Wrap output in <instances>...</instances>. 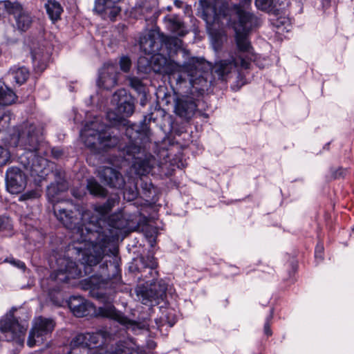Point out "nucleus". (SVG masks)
Wrapping results in <instances>:
<instances>
[{
    "mask_svg": "<svg viewBox=\"0 0 354 354\" xmlns=\"http://www.w3.org/2000/svg\"><path fill=\"white\" fill-rule=\"evenodd\" d=\"M137 191L125 189V191L124 192V199H127V201H129L135 199L137 197Z\"/></svg>",
    "mask_w": 354,
    "mask_h": 354,
    "instance_id": "nucleus-43",
    "label": "nucleus"
},
{
    "mask_svg": "<svg viewBox=\"0 0 354 354\" xmlns=\"http://www.w3.org/2000/svg\"><path fill=\"white\" fill-rule=\"evenodd\" d=\"M166 26L171 32L183 37L187 34L184 24L176 16H169L165 18Z\"/></svg>",
    "mask_w": 354,
    "mask_h": 354,
    "instance_id": "nucleus-24",
    "label": "nucleus"
},
{
    "mask_svg": "<svg viewBox=\"0 0 354 354\" xmlns=\"http://www.w3.org/2000/svg\"><path fill=\"white\" fill-rule=\"evenodd\" d=\"M120 69L127 73L129 72L131 66V61L127 56H123L120 60Z\"/></svg>",
    "mask_w": 354,
    "mask_h": 354,
    "instance_id": "nucleus-41",
    "label": "nucleus"
},
{
    "mask_svg": "<svg viewBox=\"0 0 354 354\" xmlns=\"http://www.w3.org/2000/svg\"><path fill=\"white\" fill-rule=\"evenodd\" d=\"M45 8L49 18L53 22L59 20L63 12V8L61 4L55 0H48L45 3Z\"/></svg>",
    "mask_w": 354,
    "mask_h": 354,
    "instance_id": "nucleus-26",
    "label": "nucleus"
},
{
    "mask_svg": "<svg viewBox=\"0 0 354 354\" xmlns=\"http://www.w3.org/2000/svg\"><path fill=\"white\" fill-rule=\"evenodd\" d=\"M169 51L163 48L151 55L153 72L168 75L178 89L204 91L208 86V64L204 58L192 57L180 64L170 58Z\"/></svg>",
    "mask_w": 354,
    "mask_h": 354,
    "instance_id": "nucleus-3",
    "label": "nucleus"
},
{
    "mask_svg": "<svg viewBox=\"0 0 354 354\" xmlns=\"http://www.w3.org/2000/svg\"><path fill=\"white\" fill-rule=\"evenodd\" d=\"M230 268L232 269L233 273L234 275H237L240 274L239 268L236 267V266L230 265Z\"/></svg>",
    "mask_w": 354,
    "mask_h": 354,
    "instance_id": "nucleus-49",
    "label": "nucleus"
},
{
    "mask_svg": "<svg viewBox=\"0 0 354 354\" xmlns=\"http://www.w3.org/2000/svg\"><path fill=\"white\" fill-rule=\"evenodd\" d=\"M68 354H74L73 351L70 352Z\"/></svg>",
    "mask_w": 354,
    "mask_h": 354,
    "instance_id": "nucleus-51",
    "label": "nucleus"
},
{
    "mask_svg": "<svg viewBox=\"0 0 354 354\" xmlns=\"http://www.w3.org/2000/svg\"><path fill=\"white\" fill-rule=\"evenodd\" d=\"M118 100V105L115 111H109L106 113V118L111 122L113 125L122 124L127 126L125 129L130 127L129 125V120H126L125 118L131 115L135 109L134 102L131 96L127 95L126 91L124 89H120L115 92L113 95V100ZM152 114L150 115H145L144 120L140 122V127L142 122L145 120V123L149 127V122L152 120ZM136 125V124H132V125ZM126 130L124 131V132Z\"/></svg>",
    "mask_w": 354,
    "mask_h": 354,
    "instance_id": "nucleus-8",
    "label": "nucleus"
},
{
    "mask_svg": "<svg viewBox=\"0 0 354 354\" xmlns=\"http://www.w3.org/2000/svg\"><path fill=\"white\" fill-rule=\"evenodd\" d=\"M142 12H152L157 6V0H140Z\"/></svg>",
    "mask_w": 354,
    "mask_h": 354,
    "instance_id": "nucleus-38",
    "label": "nucleus"
},
{
    "mask_svg": "<svg viewBox=\"0 0 354 354\" xmlns=\"http://www.w3.org/2000/svg\"><path fill=\"white\" fill-rule=\"evenodd\" d=\"M140 187L144 197L150 198L152 197V191L154 189L151 181L145 178H140Z\"/></svg>",
    "mask_w": 354,
    "mask_h": 354,
    "instance_id": "nucleus-34",
    "label": "nucleus"
},
{
    "mask_svg": "<svg viewBox=\"0 0 354 354\" xmlns=\"http://www.w3.org/2000/svg\"><path fill=\"white\" fill-rule=\"evenodd\" d=\"M54 215L57 219L73 233V242L68 245V252L84 257V252L89 248L91 243L97 241L100 236H106L98 231L99 226L94 223V215L84 210L80 205H74L71 208L54 207Z\"/></svg>",
    "mask_w": 354,
    "mask_h": 354,
    "instance_id": "nucleus-5",
    "label": "nucleus"
},
{
    "mask_svg": "<svg viewBox=\"0 0 354 354\" xmlns=\"http://www.w3.org/2000/svg\"><path fill=\"white\" fill-rule=\"evenodd\" d=\"M235 8L237 20L233 22V28L236 52L230 59L216 63L214 66L215 73L222 77L234 69L241 71L249 68L250 62H255L257 57L249 40L248 34L258 25V18L250 12L243 11L239 6H236Z\"/></svg>",
    "mask_w": 354,
    "mask_h": 354,
    "instance_id": "nucleus-6",
    "label": "nucleus"
},
{
    "mask_svg": "<svg viewBox=\"0 0 354 354\" xmlns=\"http://www.w3.org/2000/svg\"><path fill=\"white\" fill-rule=\"evenodd\" d=\"M140 261L144 268L149 270V274L153 277V282L151 283L149 288L139 290L138 296L143 304L152 306L153 303H157L165 295L167 287L165 284H160V283L157 284L154 281L157 279L158 273L155 270L158 266V261L153 254L149 253L146 256L141 257Z\"/></svg>",
    "mask_w": 354,
    "mask_h": 354,
    "instance_id": "nucleus-9",
    "label": "nucleus"
},
{
    "mask_svg": "<svg viewBox=\"0 0 354 354\" xmlns=\"http://www.w3.org/2000/svg\"><path fill=\"white\" fill-rule=\"evenodd\" d=\"M273 309H270V314L266 318V321L263 326V333L267 337H270L272 335V332L271 330V323L273 319Z\"/></svg>",
    "mask_w": 354,
    "mask_h": 354,
    "instance_id": "nucleus-39",
    "label": "nucleus"
},
{
    "mask_svg": "<svg viewBox=\"0 0 354 354\" xmlns=\"http://www.w3.org/2000/svg\"><path fill=\"white\" fill-rule=\"evenodd\" d=\"M106 354H141L129 346L127 341H119L106 352Z\"/></svg>",
    "mask_w": 354,
    "mask_h": 354,
    "instance_id": "nucleus-28",
    "label": "nucleus"
},
{
    "mask_svg": "<svg viewBox=\"0 0 354 354\" xmlns=\"http://www.w3.org/2000/svg\"><path fill=\"white\" fill-rule=\"evenodd\" d=\"M26 176L17 167H9L6 173V183L8 190L12 194H19L26 185Z\"/></svg>",
    "mask_w": 354,
    "mask_h": 354,
    "instance_id": "nucleus-18",
    "label": "nucleus"
},
{
    "mask_svg": "<svg viewBox=\"0 0 354 354\" xmlns=\"http://www.w3.org/2000/svg\"><path fill=\"white\" fill-rule=\"evenodd\" d=\"M129 80L130 86L138 94L142 95L143 98H146L147 88L146 86L142 83V80L136 77H131Z\"/></svg>",
    "mask_w": 354,
    "mask_h": 354,
    "instance_id": "nucleus-31",
    "label": "nucleus"
},
{
    "mask_svg": "<svg viewBox=\"0 0 354 354\" xmlns=\"http://www.w3.org/2000/svg\"><path fill=\"white\" fill-rule=\"evenodd\" d=\"M155 243H156V239H153V241H151V247H153V244H154Z\"/></svg>",
    "mask_w": 354,
    "mask_h": 354,
    "instance_id": "nucleus-50",
    "label": "nucleus"
},
{
    "mask_svg": "<svg viewBox=\"0 0 354 354\" xmlns=\"http://www.w3.org/2000/svg\"><path fill=\"white\" fill-rule=\"evenodd\" d=\"M109 257L112 261L106 260L100 266L99 273L84 279L82 283L84 289L89 290L93 297L105 303L103 306L97 309L94 306L93 314L97 317L115 320L135 334L139 333L142 330H148L149 324L147 321L138 322L131 320L117 310L115 306L109 302L111 292L106 290L109 289L116 292L122 283L121 269L118 257L116 256Z\"/></svg>",
    "mask_w": 354,
    "mask_h": 354,
    "instance_id": "nucleus-2",
    "label": "nucleus"
},
{
    "mask_svg": "<svg viewBox=\"0 0 354 354\" xmlns=\"http://www.w3.org/2000/svg\"><path fill=\"white\" fill-rule=\"evenodd\" d=\"M86 187L89 193L93 196H105L106 195V190L94 179L87 180Z\"/></svg>",
    "mask_w": 354,
    "mask_h": 354,
    "instance_id": "nucleus-30",
    "label": "nucleus"
},
{
    "mask_svg": "<svg viewBox=\"0 0 354 354\" xmlns=\"http://www.w3.org/2000/svg\"><path fill=\"white\" fill-rule=\"evenodd\" d=\"M200 5L202 10V18L207 24H214L221 18H225L229 15V8L227 3H223L217 8L215 1L201 0Z\"/></svg>",
    "mask_w": 354,
    "mask_h": 354,
    "instance_id": "nucleus-15",
    "label": "nucleus"
},
{
    "mask_svg": "<svg viewBox=\"0 0 354 354\" xmlns=\"http://www.w3.org/2000/svg\"><path fill=\"white\" fill-rule=\"evenodd\" d=\"M67 189L68 183L64 179H59L56 182L51 183L46 189V196L48 201L51 203L57 202L59 201V195Z\"/></svg>",
    "mask_w": 354,
    "mask_h": 354,
    "instance_id": "nucleus-22",
    "label": "nucleus"
},
{
    "mask_svg": "<svg viewBox=\"0 0 354 354\" xmlns=\"http://www.w3.org/2000/svg\"><path fill=\"white\" fill-rule=\"evenodd\" d=\"M10 263L11 264H12L13 266L17 267L19 269H21V270L26 269L25 263L20 260L12 259V260L10 261Z\"/></svg>",
    "mask_w": 354,
    "mask_h": 354,
    "instance_id": "nucleus-47",
    "label": "nucleus"
},
{
    "mask_svg": "<svg viewBox=\"0 0 354 354\" xmlns=\"http://www.w3.org/2000/svg\"><path fill=\"white\" fill-rule=\"evenodd\" d=\"M11 113L4 109H0V132L6 131L10 126Z\"/></svg>",
    "mask_w": 354,
    "mask_h": 354,
    "instance_id": "nucleus-33",
    "label": "nucleus"
},
{
    "mask_svg": "<svg viewBox=\"0 0 354 354\" xmlns=\"http://www.w3.org/2000/svg\"><path fill=\"white\" fill-rule=\"evenodd\" d=\"M251 2H252V0H242L240 3L239 4H234V6H233V9L235 12V14L236 15V6H240L241 9L244 11V12H247L246 10H245L243 9V7H245V8H248V6H250L251 5Z\"/></svg>",
    "mask_w": 354,
    "mask_h": 354,
    "instance_id": "nucleus-46",
    "label": "nucleus"
},
{
    "mask_svg": "<svg viewBox=\"0 0 354 354\" xmlns=\"http://www.w3.org/2000/svg\"><path fill=\"white\" fill-rule=\"evenodd\" d=\"M55 326V322L53 319L39 317L34 321L32 328H31L27 344L32 348L37 344H42L44 341L49 336Z\"/></svg>",
    "mask_w": 354,
    "mask_h": 354,
    "instance_id": "nucleus-11",
    "label": "nucleus"
},
{
    "mask_svg": "<svg viewBox=\"0 0 354 354\" xmlns=\"http://www.w3.org/2000/svg\"><path fill=\"white\" fill-rule=\"evenodd\" d=\"M138 69L140 72L145 74L153 72L151 55L140 56L138 60Z\"/></svg>",
    "mask_w": 354,
    "mask_h": 354,
    "instance_id": "nucleus-29",
    "label": "nucleus"
},
{
    "mask_svg": "<svg viewBox=\"0 0 354 354\" xmlns=\"http://www.w3.org/2000/svg\"><path fill=\"white\" fill-rule=\"evenodd\" d=\"M98 173L101 180L110 187L120 189L125 185V180L121 173L113 167H101Z\"/></svg>",
    "mask_w": 354,
    "mask_h": 354,
    "instance_id": "nucleus-19",
    "label": "nucleus"
},
{
    "mask_svg": "<svg viewBox=\"0 0 354 354\" xmlns=\"http://www.w3.org/2000/svg\"><path fill=\"white\" fill-rule=\"evenodd\" d=\"M15 310L16 308H12L0 320V341L13 342L18 345H21L24 343L26 329L14 316Z\"/></svg>",
    "mask_w": 354,
    "mask_h": 354,
    "instance_id": "nucleus-10",
    "label": "nucleus"
},
{
    "mask_svg": "<svg viewBox=\"0 0 354 354\" xmlns=\"http://www.w3.org/2000/svg\"><path fill=\"white\" fill-rule=\"evenodd\" d=\"M9 75L12 76L17 84L21 85L28 79L30 72L25 66H13L9 70Z\"/></svg>",
    "mask_w": 354,
    "mask_h": 354,
    "instance_id": "nucleus-25",
    "label": "nucleus"
},
{
    "mask_svg": "<svg viewBox=\"0 0 354 354\" xmlns=\"http://www.w3.org/2000/svg\"><path fill=\"white\" fill-rule=\"evenodd\" d=\"M31 58L34 70L37 73H41L46 68L49 59L48 53H44L41 49L33 50L31 51Z\"/></svg>",
    "mask_w": 354,
    "mask_h": 354,
    "instance_id": "nucleus-23",
    "label": "nucleus"
},
{
    "mask_svg": "<svg viewBox=\"0 0 354 354\" xmlns=\"http://www.w3.org/2000/svg\"><path fill=\"white\" fill-rule=\"evenodd\" d=\"M10 158L9 151L0 145V167L6 165Z\"/></svg>",
    "mask_w": 354,
    "mask_h": 354,
    "instance_id": "nucleus-40",
    "label": "nucleus"
},
{
    "mask_svg": "<svg viewBox=\"0 0 354 354\" xmlns=\"http://www.w3.org/2000/svg\"><path fill=\"white\" fill-rule=\"evenodd\" d=\"M5 10L8 15L14 17L15 26L17 30L21 32H26L30 28L32 23L30 12L21 3L6 1Z\"/></svg>",
    "mask_w": 354,
    "mask_h": 354,
    "instance_id": "nucleus-13",
    "label": "nucleus"
},
{
    "mask_svg": "<svg viewBox=\"0 0 354 354\" xmlns=\"http://www.w3.org/2000/svg\"><path fill=\"white\" fill-rule=\"evenodd\" d=\"M51 154L53 158L58 159L63 155V151L59 148L54 147L51 149Z\"/></svg>",
    "mask_w": 354,
    "mask_h": 354,
    "instance_id": "nucleus-48",
    "label": "nucleus"
},
{
    "mask_svg": "<svg viewBox=\"0 0 354 354\" xmlns=\"http://www.w3.org/2000/svg\"><path fill=\"white\" fill-rule=\"evenodd\" d=\"M68 306L77 317L91 315L94 311V305L81 296H71L68 301Z\"/></svg>",
    "mask_w": 354,
    "mask_h": 354,
    "instance_id": "nucleus-20",
    "label": "nucleus"
},
{
    "mask_svg": "<svg viewBox=\"0 0 354 354\" xmlns=\"http://www.w3.org/2000/svg\"><path fill=\"white\" fill-rule=\"evenodd\" d=\"M41 140L40 130L28 122L14 127L10 133V145L24 150L19 156V162L31 176L41 177L45 174L46 159L37 155Z\"/></svg>",
    "mask_w": 354,
    "mask_h": 354,
    "instance_id": "nucleus-7",
    "label": "nucleus"
},
{
    "mask_svg": "<svg viewBox=\"0 0 354 354\" xmlns=\"http://www.w3.org/2000/svg\"><path fill=\"white\" fill-rule=\"evenodd\" d=\"M109 130L97 122H91L81 131V136L85 145L97 153L118 147L124 159L134 160L133 166L138 175L148 174L153 167L155 158L151 154L145 155L144 158L136 156L149 137V127L145 120L140 127L135 124L128 127L121 139L113 136Z\"/></svg>",
    "mask_w": 354,
    "mask_h": 354,
    "instance_id": "nucleus-1",
    "label": "nucleus"
},
{
    "mask_svg": "<svg viewBox=\"0 0 354 354\" xmlns=\"http://www.w3.org/2000/svg\"><path fill=\"white\" fill-rule=\"evenodd\" d=\"M273 0H255V6L259 10L272 14Z\"/></svg>",
    "mask_w": 354,
    "mask_h": 354,
    "instance_id": "nucleus-37",
    "label": "nucleus"
},
{
    "mask_svg": "<svg viewBox=\"0 0 354 354\" xmlns=\"http://www.w3.org/2000/svg\"><path fill=\"white\" fill-rule=\"evenodd\" d=\"M167 42L160 38L154 31H149L147 35L140 37V47L146 55H152L164 48H167Z\"/></svg>",
    "mask_w": 354,
    "mask_h": 354,
    "instance_id": "nucleus-17",
    "label": "nucleus"
},
{
    "mask_svg": "<svg viewBox=\"0 0 354 354\" xmlns=\"http://www.w3.org/2000/svg\"><path fill=\"white\" fill-rule=\"evenodd\" d=\"M12 229L13 225L11 219L8 216H0V232L8 235L12 232Z\"/></svg>",
    "mask_w": 354,
    "mask_h": 354,
    "instance_id": "nucleus-35",
    "label": "nucleus"
},
{
    "mask_svg": "<svg viewBox=\"0 0 354 354\" xmlns=\"http://www.w3.org/2000/svg\"><path fill=\"white\" fill-rule=\"evenodd\" d=\"M17 95L3 82L0 81V105L8 106L15 102Z\"/></svg>",
    "mask_w": 354,
    "mask_h": 354,
    "instance_id": "nucleus-27",
    "label": "nucleus"
},
{
    "mask_svg": "<svg viewBox=\"0 0 354 354\" xmlns=\"http://www.w3.org/2000/svg\"><path fill=\"white\" fill-rule=\"evenodd\" d=\"M174 113L178 117L186 122L190 121L196 114L205 118L209 117L208 114L198 109L196 100L189 95H183L176 98Z\"/></svg>",
    "mask_w": 354,
    "mask_h": 354,
    "instance_id": "nucleus-12",
    "label": "nucleus"
},
{
    "mask_svg": "<svg viewBox=\"0 0 354 354\" xmlns=\"http://www.w3.org/2000/svg\"><path fill=\"white\" fill-rule=\"evenodd\" d=\"M287 5V0H273L272 14L274 15H279L284 13L285 8Z\"/></svg>",
    "mask_w": 354,
    "mask_h": 354,
    "instance_id": "nucleus-36",
    "label": "nucleus"
},
{
    "mask_svg": "<svg viewBox=\"0 0 354 354\" xmlns=\"http://www.w3.org/2000/svg\"><path fill=\"white\" fill-rule=\"evenodd\" d=\"M118 73L114 65L104 64L99 71L97 84L99 87L111 90L118 83Z\"/></svg>",
    "mask_w": 354,
    "mask_h": 354,
    "instance_id": "nucleus-21",
    "label": "nucleus"
},
{
    "mask_svg": "<svg viewBox=\"0 0 354 354\" xmlns=\"http://www.w3.org/2000/svg\"><path fill=\"white\" fill-rule=\"evenodd\" d=\"M109 337V333L104 330L95 332L80 333L77 335L71 341L73 347L82 346L84 348H95L102 346Z\"/></svg>",
    "mask_w": 354,
    "mask_h": 354,
    "instance_id": "nucleus-14",
    "label": "nucleus"
},
{
    "mask_svg": "<svg viewBox=\"0 0 354 354\" xmlns=\"http://www.w3.org/2000/svg\"><path fill=\"white\" fill-rule=\"evenodd\" d=\"M56 262L57 277L60 281L68 282L70 279L80 278L83 276L82 269L69 257L58 259Z\"/></svg>",
    "mask_w": 354,
    "mask_h": 354,
    "instance_id": "nucleus-16",
    "label": "nucleus"
},
{
    "mask_svg": "<svg viewBox=\"0 0 354 354\" xmlns=\"http://www.w3.org/2000/svg\"><path fill=\"white\" fill-rule=\"evenodd\" d=\"M119 202L120 196L113 194L109 197L104 204L95 206L94 209L97 215L94 216V223L99 226V232L106 236L107 239L104 241L102 240L104 236H100L97 241L91 243L89 248L84 252V257L80 259L85 274H90L92 267L96 266L108 252H110V249L107 248L118 235L117 233H114L113 230H122L127 226V221L123 218L122 213L107 216Z\"/></svg>",
    "mask_w": 354,
    "mask_h": 354,
    "instance_id": "nucleus-4",
    "label": "nucleus"
},
{
    "mask_svg": "<svg viewBox=\"0 0 354 354\" xmlns=\"http://www.w3.org/2000/svg\"><path fill=\"white\" fill-rule=\"evenodd\" d=\"M289 266L290 267V270H289V277L292 278L294 277L295 272L297 270L298 268V263L296 260H292Z\"/></svg>",
    "mask_w": 354,
    "mask_h": 354,
    "instance_id": "nucleus-44",
    "label": "nucleus"
},
{
    "mask_svg": "<svg viewBox=\"0 0 354 354\" xmlns=\"http://www.w3.org/2000/svg\"><path fill=\"white\" fill-rule=\"evenodd\" d=\"M39 196V194L37 191H36V190H30V191H28V192L22 194L19 196V201H28V200H30V199L37 198Z\"/></svg>",
    "mask_w": 354,
    "mask_h": 354,
    "instance_id": "nucleus-42",
    "label": "nucleus"
},
{
    "mask_svg": "<svg viewBox=\"0 0 354 354\" xmlns=\"http://www.w3.org/2000/svg\"><path fill=\"white\" fill-rule=\"evenodd\" d=\"M330 178L333 180L343 179L350 173L349 168L332 167L330 168Z\"/></svg>",
    "mask_w": 354,
    "mask_h": 354,
    "instance_id": "nucleus-32",
    "label": "nucleus"
},
{
    "mask_svg": "<svg viewBox=\"0 0 354 354\" xmlns=\"http://www.w3.org/2000/svg\"><path fill=\"white\" fill-rule=\"evenodd\" d=\"M323 252H324V247L322 244H317L315 248V257L316 259H319L320 260H322L323 257Z\"/></svg>",
    "mask_w": 354,
    "mask_h": 354,
    "instance_id": "nucleus-45",
    "label": "nucleus"
}]
</instances>
